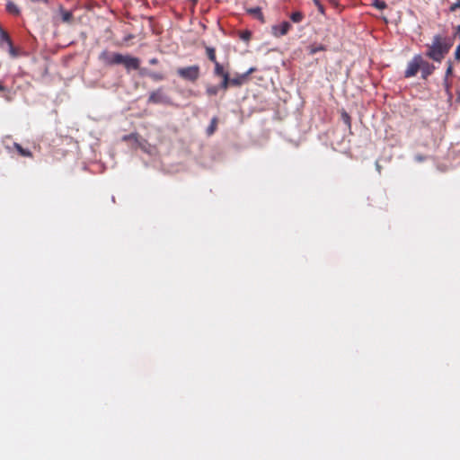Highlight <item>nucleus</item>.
<instances>
[{
  "label": "nucleus",
  "instance_id": "f257e3e1",
  "mask_svg": "<svg viewBox=\"0 0 460 460\" xmlns=\"http://www.w3.org/2000/svg\"><path fill=\"white\" fill-rule=\"evenodd\" d=\"M436 70L434 64L430 63L426 56L417 54L407 63L406 69L404 70V77L411 78L420 73V77L427 80Z\"/></svg>",
  "mask_w": 460,
  "mask_h": 460
},
{
  "label": "nucleus",
  "instance_id": "f03ea898",
  "mask_svg": "<svg viewBox=\"0 0 460 460\" xmlns=\"http://www.w3.org/2000/svg\"><path fill=\"white\" fill-rule=\"evenodd\" d=\"M452 43L442 35L437 34L432 39V43L427 45L425 56L436 62H441L449 52Z\"/></svg>",
  "mask_w": 460,
  "mask_h": 460
},
{
  "label": "nucleus",
  "instance_id": "7ed1b4c3",
  "mask_svg": "<svg viewBox=\"0 0 460 460\" xmlns=\"http://www.w3.org/2000/svg\"><path fill=\"white\" fill-rule=\"evenodd\" d=\"M2 49H5L11 58H17L22 55V49L14 46L9 34L2 30Z\"/></svg>",
  "mask_w": 460,
  "mask_h": 460
},
{
  "label": "nucleus",
  "instance_id": "20e7f679",
  "mask_svg": "<svg viewBox=\"0 0 460 460\" xmlns=\"http://www.w3.org/2000/svg\"><path fill=\"white\" fill-rule=\"evenodd\" d=\"M177 74L182 79L195 82L199 77V66L198 65L178 68Z\"/></svg>",
  "mask_w": 460,
  "mask_h": 460
},
{
  "label": "nucleus",
  "instance_id": "39448f33",
  "mask_svg": "<svg viewBox=\"0 0 460 460\" xmlns=\"http://www.w3.org/2000/svg\"><path fill=\"white\" fill-rule=\"evenodd\" d=\"M99 59L105 65L113 66V65H120L121 54L119 53H111L108 50H103L100 56Z\"/></svg>",
  "mask_w": 460,
  "mask_h": 460
},
{
  "label": "nucleus",
  "instance_id": "423d86ee",
  "mask_svg": "<svg viewBox=\"0 0 460 460\" xmlns=\"http://www.w3.org/2000/svg\"><path fill=\"white\" fill-rule=\"evenodd\" d=\"M120 65H123L127 70H139L140 71V59L129 55H122Z\"/></svg>",
  "mask_w": 460,
  "mask_h": 460
},
{
  "label": "nucleus",
  "instance_id": "0eeeda50",
  "mask_svg": "<svg viewBox=\"0 0 460 460\" xmlns=\"http://www.w3.org/2000/svg\"><path fill=\"white\" fill-rule=\"evenodd\" d=\"M292 25L288 22H282L279 24L273 25L271 28V31L273 36L279 38L282 37L290 31Z\"/></svg>",
  "mask_w": 460,
  "mask_h": 460
},
{
  "label": "nucleus",
  "instance_id": "6e6552de",
  "mask_svg": "<svg viewBox=\"0 0 460 460\" xmlns=\"http://www.w3.org/2000/svg\"><path fill=\"white\" fill-rule=\"evenodd\" d=\"M4 146L11 153L15 150L20 156L32 157V153L29 149L23 148L18 143H13L12 146L8 145H5Z\"/></svg>",
  "mask_w": 460,
  "mask_h": 460
},
{
  "label": "nucleus",
  "instance_id": "1a4fd4ad",
  "mask_svg": "<svg viewBox=\"0 0 460 460\" xmlns=\"http://www.w3.org/2000/svg\"><path fill=\"white\" fill-rule=\"evenodd\" d=\"M256 69L254 67H251L246 73L237 75L236 77L230 78L231 85L240 86L242 85L249 75L253 73Z\"/></svg>",
  "mask_w": 460,
  "mask_h": 460
},
{
  "label": "nucleus",
  "instance_id": "9d476101",
  "mask_svg": "<svg viewBox=\"0 0 460 460\" xmlns=\"http://www.w3.org/2000/svg\"><path fill=\"white\" fill-rule=\"evenodd\" d=\"M140 75L148 76L149 78H151L156 82L163 81L165 78L164 74L158 73V72H153V71L148 70L147 68H141Z\"/></svg>",
  "mask_w": 460,
  "mask_h": 460
},
{
  "label": "nucleus",
  "instance_id": "9b49d317",
  "mask_svg": "<svg viewBox=\"0 0 460 460\" xmlns=\"http://www.w3.org/2000/svg\"><path fill=\"white\" fill-rule=\"evenodd\" d=\"M6 11L10 13V14H13V15H19L21 11H20V8L18 7V5L16 4H14L13 2L12 1H7L6 3Z\"/></svg>",
  "mask_w": 460,
  "mask_h": 460
},
{
  "label": "nucleus",
  "instance_id": "f8f14e48",
  "mask_svg": "<svg viewBox=\"0 0 460 460\" xmlns=\"http://www.w3.org/2000/svg\"><path fill=\"white\" fill-rule=\"evenodd\" d=\"M247 13L253 15L260 21L264 22V16H263L261 7L257 6V7H252V8L247 9Z\"/></svg>",
  "mask_w": 460,
  "mask_h": 460
},
{
  "label": "nucleus",
  "instance_id": "ddd939ff",
  "mask_svg": "<svg viewBox=\"0 0 460 460\" xmlns=\"http://www.w3.org/2000/svg\"><path fill=\"white\" fill-rule=\"evenodd\" d=\"M217 119L216 117H214L211 119L210 124L207 128V135L212 136L215 133V131L217 130Z\"/></svg>",
  "mask_w": 460,
  "mask_h": 460
},
{
  "label": "nucleus",
  "instance_id": "4468645a",
  "mask_svg": "<svg viewBox=\"0 0 460 460\" xmlns=\"http://www.w3.org/2000/svg\"><path fill=\"white\" fill-rule=\"evenodd\" d=\"M206 53H207V56H208V58L212 61L213 63H216V62H218L217 60V56H216V49L215 48L213 47H206Z\"/></svg>",
  "mask_w": 460,
  "mask_h": 460
},
{
  "label": "nucleus",
  "instance_id": "2eb2a0df",
  "mask_svg": "<svg viewBox=\"0 0 460 460\" xmlns=\"http://www.w3.org/2000/svg\"><path fill=\"white\" fill-rule=\"evenodd\" d=\"M214 65H215V70H214L215 75L222 77L226 75H228L227 72H225L223 66L219 62H216V63H214Z\"/></svg>",
  "mask_w": 460,
  "mask_h": 460
},
{
  "label": "nucleus",
  "instance_id": "dca6fc26",
  "mask_svg": "<svg viewBox=\"0 0 460 460\" xmlns=\"http://www.w3.org/2000/svg\"><path fill=\"white\" fill-rule=\"evenodd\" d=\"M148 102L152 103H158L161 102V93L157 92H152L149 94Z\"/></svg>",
  "mask_w": 460,
  "mask_h": 460
},
{
  "label": "nucleus",
  "instance_id": "f3484780",
  "mask_svg": "<svg viewBox=\"0 0 460 460\" xmlns=\"http://www.w3.org/2000/svg\"><path fill=\"white\" fill-rule=\"evenodd\" d=\"M304 17V14L299 11L294 12L290 14V19L292 20V22L296 23L301 22Z\"/></svg>",
  "mask_w": 460,
  "mask_h": 460
},
{
  "label": "nucleus",
  "instance_id": "a211bd4d",
  "mask_svg": "<svg viewBox=\"0 0 460 460\" xmlns=\"http://www.w3.org/2000/svg\"><path fill=\"white\" fill-rule=\"evenodd\" d=\"M326 49V48L322 45V44H319V45H311L309 47V53L310 55H314L316 54L317 52L319 51H324Z\"/></svg>",
  "mask_w": 460,
  "mask_h": 460
},
{
  "label": "nucleus",
  "instance_id": "6ab92c4d",
  "mask_svg": "<svg viewBox=\"0 0 460 460\" xmlns=\"http://www.w3.org/2000/svg\"><path fill=\"white\" fill-rule=\"evenodd\" d=\"M229 85H231V82H230L229 74H228V75L222 76V82L219 85V88H221L223 90H226L229 87Z\"/></svg>",
  "mask_w": 460,
  "mask_h": 460
},
{
  "label": "nucleus",
  "instance_id": "aec40b11",
  "mask_svg": "<svg viewBox=\"0 0 460 460\" xmlns=\"http://www.w3.org/2000/svg\"><path fill=\"white\" fill-rule=\"evenodd\" d=\"M453 74V64L450 60L447 61V67L446 70V75H445V84L447 85V88H448L447 84V77L450 76Z\"/></svg>",
  "mask_w": 460,
  "mask_h": 460
},
{
  "label": "nucleus",
  "instance_id": "412c9836",
  "mask_svg": "<svg viewBox=\"0 0 460 460\" xmlns=\"http://www.w3.org/2000/svg\"><path fill=\"white\" fill-rule=\"evenodd\" d=\"M341 119L349 128H351V118L345 111L341 112Z\"/></svg>",
  "mask_w": 460,
  "mask_h": 460
},
{
  "label": "nucleus",
  "instance_id": "4be33fe9",
  "mask_svg": "<svg viewBox=\"0 0 460 460\" xmlns=\"http://www.w3.org/2000/svg\"><path fill=\"white\" fill-rule=\"evenodd\" d=\"M61 15H62L63 22H71V21L73 19V13L71 12L62 10Z\"/></svg>",
  "mask_w": 460,
  "mask_h": 460
},
{
  "label": "nucleus",
  "instance_id": "5701e85b",
  "mask_svg": "<svg viewBox=\"0 0 460 460\" xmlns=\"http://www.w3.org/2000/svg\"><path fill=\"white\" fill-rule=\"evenodd\" d=\"M373 5L378 10H384L387 7V4L383 0H374Z\"/></svg>",
  "mask_w": 460,
  "mask_h": 460
},
{
  "label": "nucleus",
  "instance_id": "b1692460",
  "mask_svg": "<svg viewBox=\"0 0 460 460\" xmlns=\"http://www.w3.org/2000/svg\"><path fill=\"white\" fill-rule=\"evenodd\" d=\"M218 90H219V86L210 85V86L207 87L206 92L209 96H213V95L217 94Z\"/></svg>",
  "mask_w": 460,
  "mask_h": 460
},
{
  "label": "nucleus",
  "instance_id": "393cba45",
  "mask_svg": "<svg viewBox=\"0 0 460 460\" xmlns=\"http://www.w3.org/2000/svg\"><path fill=\"white\" fill-rule=\"evenodd\" d=\"M458 8H460V0H457L456 3H454L450 7V12H456Z\"/></svg>",
  "mask_w": 460,
  "mask_h": 460
},
{
  "label": "nucleus",
  "instance_id": "a878e982",
  "mask_svg": "<svg viewBox=\"0 0 460 460\" xmlns=\"http://www.w3.org/2000/svg\"><path fill=\"white\" fill-rule=\"evenodd\" d=\"M455 58L456 60H460V44L456 47V49L455 51Z\"/></svg>",
  "mask_w": 460,
  "mask_h": 460
},
{
  "label": "nucleus",
  "instance_id": "bb28decb",
  "mask_svg": "<svg viewBox=\"0 0 460 460\" xmlns=\"http://www.w3.org/2000/svg\"><path fill=\"white\" fill-rule=\"evenodd\" d=\"M314 3L315 4L318 6V10L321 12V13H323V6L320 4V2L318 0H314Z\"/></svg>",
  "mask_w": 460,
  "mask_h": 460
},
{
  "label": "nucleus",
  "instance_id": "cd10ccee",
  "mask_svg": "<svg viewBox=\"0 0 460 460\" xmlns=\"http://www.w3.org/2000/svg\"><path fill=\"white\" fill-rule=\"evenodd\" d=\"M159 63V60L156 58H153L149 59V64L151 65H157Z\"/></svg>",
  "mask_w": 460,
  "mask_h": 460
},
{
  "label": "nucleus",
  "instance_id": "c85d7f7f",
  "mask_svg": "<svg viewBox=\"0 0 460 460\" xmlns=\"http://www.w3.org/2000/svg\"><path fill=\"white\" fill-rule=\"evenodd\" d=\"M376 167L377 172L379 173H381L382 167H381V165L377 162L376 163Z\"/></svg>",
  "mask_w": 460,
  "mask_h": 460
},
{
  "label": "nucleus",
  "instance_id": "c756f323",
  "mask_svg": "<svg viewBox=\"0 0 460 460\" xmlns=\"http://www.w3.org/2000/svg\"><path fill=\"white\" fill-rule=\"evenodd\" d=\"M456 35L459 36V38H460V25H458V26L456 27Z\"/></svg>",
  "mask_w": 460,
  "mask_h": 460
},
{
  "label": "nucleus",
  "instance_id": "7c9ffc66",
  "mask_svg": "<svg viewBox=\"0 0 460 460\" xmlns=\"http://www.w3.org/2000/svg\"><path fill=\"white\" fill-rule=\"evenodd\" d=\"M417 159H418L419 161H422V160H423V158H422L421 156H418V157H417Z\"/></svg>",
  "mask_w": 460,
  "mask_h": 460
},
{
  "label": "nucleus",
  "instance_id": "2f4dec72",
  "mask_svg": "<svg viewBox=\"0 0 460 460\" xmlns=\"http://www.w3.org/2000/svg\"><path fill=\"white\" fill-rule=\"evenodd\" d=\"M250 36V33H247V35H244V38H248Z\"/></svg>",
  "mask_w": 460,
  "mask_h": 460
},
{
  "label": "nucleus",
  "instance_id": "473e14b6",
  "mask_svg": "<svg viewBox=\"0 0 460 460\" xmlns=\"http://www.w3.org/2000/svg\"><path fill=\"white\" fill-rule=\"evenodd\" d=\"M250 36V33H247V35H244V38H248Z\"/></svg>",
  "mask_w": 460,
  "mask_h": 460
},
{
  "label": "nucleus",
  "instance_id": "72a5a7b5",
  "mask_svg": "<svg viewBox=\"0 0 460 460\" xmlns=\"http://www.w3.org/2000/svg\"><path fill=\"white\" fill-rule=\"evenodd\" d=\"M459 98H460V95H459Z\"/></svg>",
  "mask_w": 460,
  "mask_h": 460
}]
</instances>
